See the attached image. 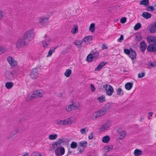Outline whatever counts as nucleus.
Wrapping results in <instances>:
<instances>
[{"instance_id": "obj_1", "label": "nucleus", "mask_w": 156, "mask_h": 156, "mask_svg": "<svg viewBox=\"0 0 156 156\" xmlns=\"http://www.w3.org/2000/svg\"><path fill=\"white\" fill-rule=\"evenodd\" d=\"M80 107V104L79 102H74L72 101L71 104L66 105L64 110L67 112H69L72 110L77 109Z\"/></svg>"}, {"instance_id": "obj_2", "label": "nucleus", "mask_w": 156, "mask_h": 156, "mask_svg": "<svg viewBox=\"0 0 156 156\" xmlns=\"http://www.w3.org/2000/svg\"><path fill=\"white\" fill-rule=\"evenodd\" d=\"M28 42L22 36L19 37L15 44L16 47L18 49L27 46Z\"/></svg>"}, {"instance_id": "obj_3", "label": "nucleus", "mask_w": 156, "mask_h": 156, "mask_svg": "<svg viewBox=\"0 0 156 156\" xmlns=\"http://www.w3.org/2000/svg\"><path fill=\"white\" fill-rule=\"evenodd\" d=\"M22 36L28 42L32 41L34 37V33L33 29H31L26 31Z\"/></svg>"}, {"instance_id": "obj_4", "label": "nucleus", "mask_w": 156, "mask_h": 156, "mask_svg": "<svg viewBox=\"0 0 156 156\" xmlns=\"http://www.w3.org/2000/svg\"><path fill=\"white\" fill-rule=\"evenodd\" d=\"M73 121L71 118L66 119L64 120L58 119L56 120L55 121V123L56 125L62 126L70 124L73 123Z\"/></svg>"}, {"instance_id": "obj_5", "label": "nucleus", "mask_w": 156, "mask_h": 156, "mask_svg": "<svg viewBox=\"0 0 156 156\" xmlns=\"http://www.w3.org/2000/svg\"><path fill=\"white\" fill-rule=\"evenodd\" d=\"M60 145L58 143H56L53 144V146L54 147H58L56 149L55 151V154L57 156H60L63 155L65 153V150L63 147H59Z\"/></svg>"}, {"instance_id": "obj_6", "label": "nucleus", "mask_w": 156, "mask_h": 156, "mask_svg": "<svg viewBox=\"0 0 156 156\" xmlns=\"http://www.w3.org/2000/svg\"><path fill=\"white\" fill-rule=\"evenodd\" d=\"M44 40L41 42V45L42 47L45 49L50 45V43L51 42V40L46 35H44Z\"/></svg>"}, {"instance_id": "obj_7", "label": "nucleus", "mask_w": 156, "mask_h": 156, "mask_svg": "<svg viewBox=\"0 0 156 156\" xmlns=\"http://www.w3.org/2000/svg\"><path fill=\"white\" fill-rule=\"evenodd\" d=\"M103 87L105 89L107 95L111 96L112 95L114 89L112 86L108 84H106L103 86Z\"/></svg>"}, {"instance_id": "obj_8", "label": "nucleus", "mask_w": 156, "mask_h": 156, "mask_svg": "<svg viewBox=\"0 0 156 156\" xmlns=\"http://www.w3.org/2000/svg\"><path fill=\"white\" fill-rule=\"evenodd\" d=\"M110 108L109 105H107L103 107L100 110L98 111L100 116H101L105 115L110 109Z\"/></svg>"}, {"instance_id": "obj_9", "label": "nucleus", "mask_w": 156, "mask_h": 156, "mask_svg": "<svg viewBox=\"0 0 156 156\" xmlns=\"http://www.w3.org/2000/svg\"><path fill=\"white\" fill-rule=\"evenodd\" d=\"M7 61L11 67H15L17 64V61L11 56H9L7 58Z\"/></svg>"}, {"instance_id": "obj_10", "label": "nucleus", "mask_w": 156, "mask_h": 156, "mask_svg": "<svg viewBox=\"0 0 156 156\" xmlns=\"http://www.w3.org/2000/svg\"><path fill=\"white\" fill-rule=\"evenodd\" d=\"M16 76V73L15 72L6 71L5 73V77L9 79H12L13 78Z\"/></svg>"}, {"instance_id": "obj_11", "label": "nucleus", "mask_w": 156, "mask_h": 156, "mask_svg": "<svg viewBox=\"0 0 156 156\" xmlns=\"http://www.w3.org/2000/svg\"><path fill=\"white\" fill-rule=\"evenodd\" d=\"M111 126V122H108L104 123L100 129V130L101 131H103L105 130H106L109 128Z\"/></svg>"}, {"instance_id": "obj_12", "label": "nucleus", "mask_w": 156, "mask_h": 156, "mask_svg": "<svg viewBox=\"0 0 156 156\" xmlns=\"http://www.w3.org/2000/svg\"><path fill=\"white\" fill-rule=\"evenodd\" d=\"M38 74L37 69L36 68H34L32 70L30 73V76L32 79H36L38 76Z\"/></svg>"}, {"instance_id": "obj_13", "label": "nucleus", "mask_w": 156, "mask_h": 156, "mask_svg": "<svg viewBox=\"0 0 156 156\" xmlns=\"http://www.w3.org/2000/svg\"><path fill=\"white\" fill-rule=\"evenodd\" d=\"M148 52H155L156 51V44H151L149 45L147 48Z\"/></svg>"}, {"instance_id": "obj_14", "label": "nucleus", "mask_w": 156, "mask_h": 156, "mask_svg": "<svg viewBox=\"0 0 156 156\" xmlns=\"http://www.w3.org/2000/svg\"><path fill=\"white\" fill-rule=\"evenodd\" d=\"M49 19V17H46L45 16H43L40 18L39 20V23H41L42 25H44Z\"/></svg>"}, {"instance_id": "obj_15", "label": "nucleus", "mask_w": 156, "mask_h": 156, "mask_svg": "<svg viewBox=\"0 0 156 156\" xmlns=\"http://www.w3.org/2000/svg\"><path fill=\"white\" fill-rule=\"evenodd\" d=\"M147 40L149 43H152L156 44V37L155 36H148L147 38Z\"/></svg>"}, {"instance_id": "obj_16", "label": "nucleus", "mask_w": 156, "mask_h": 156, "mask_svg": "<svg viewBox=\"0 0 156 156\" xmlns=\"http://www.w3.org/2000/svg\"><path fill=\"white\" fill-rule=\"evenodd\" d=\"M140 51L142 52L144 51L147 47V45L144 41H141L140 44Z\"/></svg>"}, {"instance_id": "obj_17", "label": "nucleus", "mask_w": 156, "mask_h": 156, "mask_svg": "<svg viewBox=\"0 0 156 156\" xmlns=\"http://www.w3.org/2000/svg\"><path fill=\"white\" fill-rule=\"evenodd\" d=\"M98 111L94 112L90 116V119L93 120H95L97 118L100 117Z\"/></svg>"}, {"instance_id": "obj_18", "label": "nucleus", "mask_w": 156, "mask_h": 156, "mask_svg": "<svg viewBox=\"0 0 156 156\" xmlns=\"http://www.w3.org/2000/svg\"><path fill=\"white\" fill-rule=\"evenodd\" d=\"M107 62L105 61H103L101 62L95 69L94 70L95 71H98L101 69L106 64Z\"/></svg>"}, {"instance_id": "obj_19", "label": "nucleus", "mask_w": 156, "mask_h": 156, "mask_svg": "<svg viewBox=\"0 0 156 156\" xmlns=\"http://www.w3.org/2000/svg\"><path fill=\"white\" fill-rule=\"evenodd\" d=\"M93 36H87L83 39V42L88 44L91 41L92 39Z\"/></svg>"}, {"instance_id": "obj_20", "label": "nucleus", "mask_w": 156, "mask_h": 156, "mask_svg": "<svg viewBox=\"0 0 156 156\" xmlns=\"http://www.w3.org/2000/svg\"><path fill=\"white\" fill-rule=\"evenodd\" d=\"M58 46L57 47H54L51 48L48 52V55L47 56V57H50L52 55V54L53 53H54L55 52V49L57 48Z\"/></svg>"}, {"instance_id": "obj_21", "label": "nucleus", "mask_w": 156, "mask_h": 156, "mask_svg": "<svg viewBox=\"0 0 156 156\" xmlns=\"http://www.w3.org/2000/svg\"><path fill=\"white\" fill-rule=\"evenodd\" d=\"M34 94L39 97H41L43 95V92L42 90H37L34 92Z\"/></svg>"}, {"instance_id": "obj_22", "label": "nucleus", "mask_w": 156, "mask_h": 156, "mask_svg": "<svg viewBox=\"0 0 156 156\" xmlns=\"http://www.w3.org/2000/svg\"><path fill=\"white\" fill-rule=\"evenodd\" d=\"M129 56L132 59H135L136 57V54L135 51L131 48V51Z\"/></svg>"}, {"instance_id": "obj_23", "label": "nucleus", "mask_w": 156, "mask_h": 156, "mask_svg": "<svg viewBox=\"0 0 156 156\" xmlns=\"http://www.w3.org/2000/svg\"><path fill=\"white\" fill-rule=\"evenodd\" d=\"M142 16L145 19L150 18L151 16V14L147 12H144L143 13Z\"/></svg>"}, {"instance_id": "obj_24", "label": "nucleus", "mask_w": 156, "mask_h": 156, "mask_svg": "<svg viewBox=\"0 0 156 156\" xmlns=\"http://www.w3.org/2000/svg\"><path fill=\"white\" fill-rule=\"evenodd\" d=\"M133 83L127 82L125 85V88L127 90H130L133 87Z\"/></svg>"}, {"instance_id": "obj_25", "label": "nucleus", "mask_w": 156, "mask_h": 156, "mask_svg": "<svg viewBox=\"0 0 156 156\" xmlns=\"http://www.w3.org/2000/svg\"><path fill=\"white\" fill-rule=\"evenodd\" d=\"M126 135V132L125 131H122L119 133L117 136L119 137V139L120 140H121L125 137Z\"/></svg>"}, {"instance_id": "obj_26", "label": "nucleus", "mask_w": 156, "mask_h": 156, "mask_svg": "<svg viewBox=\"0 0 156 156\" xmlns=\"http://www.w3.org/2000/svg\"><path fill=\"white\" fill-rule=\"evenodd\" d=\"M110 140V137L108 136H105L103 137L102 139V141L105 143H108Z\"/></svg>"}, {"instance_id": "obj_27", "label": "nucleus", "mask_w": 156, "mask_h": 156, "mask_svg": "<svg viewBox=\"0 0 156 156\" xmlns=\"http://www.w3.org/2000/svg\"><path fill=\"white\" fill-rule=\"evenodd\" d=\"M79 146L84 148L86 147L87 143L86 141H81L79 142Z\"/></svg>"}, {"instance_id": "obj_28", "label": "nucleus", "mask_w": 156, "mask_h": 156, "mask_svg": "<svg viewBox=\"0 0 156 156\" xmlns=\"http://www.w3.org/2000/svg\"><path fill=\"white\" fill-rule=\"evenodd\" d=\"M78 27L76 25H75L73 26L71 30V32L74 34L78 32Z\"/></svg>"}, {"instance_id": "obj_29", "label": "nucleus", "mask_w": 156, "mask_h": 156, "mask_svg": "<svg viewBox=\"0 0 156 156\" xmlns=\"http://www.w3.org/2000/svg\"><path fill=\"white\" fill-rule=\"evenodd\" d=\"M97 100L100 102L102 103L105 100V97L104 95H103L100 97L97 98Z\"/></svg>"}, {"instance_id": "obj_30", "label": "nucleus", "mask_w": 156, "mask_h": 156, "mask_svg": "<svg viewBox=\"0 0 156 156\" xmlns=\"http://www.w3.org/2000/svg\"><path fill=\"white\" fill-rule=\"evenodd\" d=\"M13 86V83L11 82H7L5 84V86L8 89H11Z\"/></svg>"}, {"instance_id": "obj_31", "label": "nucleus", "mask_w": 156, "mask_h": 156, "mask_svg": "<svg viewBox=\"0 0 156 156\" xmlns=\"http://www.w3.org/2000/svg\"><path fill=\"white\" fill-rule=\"evenodd\" d=\"M72 73V71L69 69H67L64 73L65 76L68 77H69Z\"/></svg>"}, {"instance_id": "obj_32", "label": "nucleus", "mask_w": 156, "mask_h": 156, "mask_svg": "<svg viewBox=\"0 0 156 156\" xmlns=\"http://www.w3.org/2000/svg\"><path fill=\"white\" fill-rule=\"evenodd\" d=\"M117 94L120 96H122L124 94L123 91L120 88L117 90Z\"/></svg>"}, {"instance_id": "obj_33", "label": "nucleus", "mask_w": 156, "mask_h": 156, "mask_svg": "<svg viewBox=\"0 0 156 156\" xmlns=\"http://www.w3.org/2000/svg\"><path fill=\"white\" fill-rule=\"evenodd\" d=\"M7 50V49L5 47L0 46V55L5 53Z\"/></svg>"}, {"instance_id": "obj_34", "label": "nucleus", "mask_w": 156, "mask_h": 156, "mask_svg": "<svg viewBox=\"0 0 156 156\" xmlns=\"http://www.w3.org/2000/svg\"><path fill=\"white\" fill-rule=\"evenodd\" d=\"M134 154L135 156H138L142 154V152L140 150L136 149L134 151Z\"/></svg>"}, {"instance_id": "obj_35", "label": "nucleus", "mask_w": 156, "mask_h": 156, "mask_svg": "<svg viewBox=\"0 0 156 156\" xmlns=\"http://www.w3.org/2000/svg\"><path fill=\"white\" fill-rule=\"evenodd\" d=\"M57 137V135L56 134H50L49 135V139L51 140L55 139Z\"/></svg>"}, {"instance_id": "obj_36", "label": "nucleus", "mask_w": 156, "mask_h": 156, "mask_svg": "<svg viewBox=\"0 0 156 156\" xmlns=\"http://www.w3.org/2000/svg\"><path fill=\"white\" fill-rule=\"evenodd\" d=\"M95 24L94 23L91 24L89 27V30L92 32H94L95 29Z\"/></svg>"}, {"instance_id": "obj_37", "label": "nucleus", "mask_w": 156, "mask_h": 156, "mask_svg": "<svg viewBox=\"0 0 156 156\" xmlns=\"http://www.w3.org/2000/svg\"><path fill=\"white\" fill-rule=\"evenodd\" d=\"M93 57V59L94 60H95L98 58L99 53L98 52L96 51L94 53H93V54H92Z\"/></svg>"}, {"instance_id": "obj_38", "label": "nucleus", "mask_w": 156, "mask_h": 156, "mask_svg": "<svg viewBox=\"0 0 156 156\" xmlns=\"http://www.w3.org/2000/svg\"><path fill=\"white\" fill-rule=\"evenodd\" d=\"M140 3L141 5H148L149 4V0H142L140 1Z\"/></svg>"}, {"instance_id": "obj_39", "label": "nucleus", "mask_w": 156, "mask_h": 156, "mask_svg": "<svg viewBox=\"0 0 156 156\" xmlns=\"http://www.w3.org/2000/svg\"><path fill=\"white\" fill-rule=\"evenodd\" d=\"M36 97V95L34 94V92L32 94H29L28 96L27 99L28 100H30Z\"/></svg>"}, {"instance_id": "obj_40", "label": "nucleus", "mask_w": 156, "mask_h": 156, "mask_svg": "<svg viewBox=\"0 0 156 156\" xmlns=\"http://www.w3.org/2000/svg\"><path fill=\"white\" fill-rule=\"evenodd\" d=\"M141 27V24L139 23H138L135 25L134 27V29L135 30H138Z\"/></svg>"}, {"instance_id": "obj_41", "label": "nucleus", "mask_w": 156, "mask_h": 156, "mask_svg": "<svg viewBox=\"0 0 156 156\" xmlns=\"http://www.w3.org/2000/svg\"><path fill=\"white\" fill-rule=\"evenodd\" d=\"M77 147V144L74 141L72 142L70 144V147L72 148H76Z\"/></svg>"}, {"instance_id": "obj_42", "label": "nucleus", "mask_w": 156, "mask_h": 156, "mask_svg": "<svg viewBox=\"0 0 156 156\" xmlns=\"http://www.w3.org/2000/svg\"><path fill=\"white\" fill-rule=\"evenodd\" d=\"M149 31L151 33H155L156 32V27L153 26L150 28Z\"/></svg>"}, {"instance_id": "obj_43", "label": "nucleus", "mask_w": 156, "mask_h": 156, "mask_svg": "<svg viewBox=\"0 0 156 156\" xmlns=\"http://www.w3.org/2000/svg\"><path fill=\"white\" fill-rule=\"evenodd\" d=\"M87 60L90 62H91L93 60L92 55L91 54H89L87 57Z\"/></svg>"}, {"instance_id": "obj_44", "label": "nucleus", "mask_w": 156, "mask_h": 156, "mask_svg": "<svg viewBox=\"0 0 156 156\" xmlns=\"http://www.w3.org/2000/svg\"><path fill=\"white\" fill-rule=\"evenodd\" d=\"M131 51V48L129 49H124V52L126 55H129Z\"/></svg>"}, {"instance_id": "obj_45", "label": "nucleus", "mask_w": 156, "mask_h": 156, "mask_svg": "<svg viewBox=\"0 0 156 156\" xmlns=\"http://www.w3.org/2000/svg\"><path fill=\"white\" fill-rule=\"evenodd\" d=\"M5 13L3 11L0 9V20H2L4 17Z\"/></svg>"}, {"instance_id": "obj_46", "label": "nucleus", "mask_w": 156, "mask_h": 156, "mask_svg": "<svg viewBox=\"0 0 156 156\" xmlns=\"http://www.w3.org/2000/svg\"><path fill=\"white\" fill-rule=\"evenodd\" d=\"M31 156H41V155L38 152H34L31 154Z\"/></svg>"}, {"instance_id": "obj_47", "label": "nucleus", "mask_w": 156, "mask_h": 156, "mask_svg": "<svg viewBox=\"0 0 156 156\" xmlns=\"http://www.w3.org/2000/svg\"><path fill=\"white\" fill-rule=\"evenodd\" d=\"M87 128H82L80 129V132L81 134H83L85 133L86 132V131L87 132L88 131V129H87Z\"/></svg>"}, {"instance_id": "obj_48", "label": "nucleus", "mask_w": 156, "mask_h": 156, "mask_svg": "<svg viewBox=\"0 0 156 156\" xmlns=\"http://www.w3.org/2000/svg\"><path fill=\"white\" fill-rule=\"evenodd\" d=\"M142 37L140 35H139L136 36L135 39L136 41H140L142 40Z\"/></svg>"}, {"instance_id": "obj_49", "label": "nucleus", "mask_w": 156, "mask_h": 156, "mask_svg": "<svg viewBox=\"0 0 156 156\" xmlns=\"http://www.w3.org/2000/svg\"><path fill=\"white\" fill-rule=\"evenodd\" d=\"M126 21V18L123 17L120 20V22L122 23H125Z\"/></svg>"}, {"instance_id": "obj_50", "label": "nucleus", "mask_w": 156, "mask_h": 156, "mask_svg": "<svg viewBox=\"0 0 156 156\" xmlns=\"http://www.w3.org/2000/svg\"><path fill=\"white\" fill-rule=\"evenodd\" d=\"M145 74L144 73H142L138 74V76L139 78H141L144 77L145 76Z\"/></svg>"}, {"instance_id": "obj_51", "label": "nucleus", "mask_w": 156, "mask_h": 156, "mask_svg": "<svg viewBox=\"0 0 156 156\" xmlns=\"http://www.w3.org/2000/svg\"><path fill=\"white\" fill-rule=\"evenodd\" d=\"M90 88L91 90V91L92 92H94L95 91V88L94 86V85L92 84L90 85Z\"/></svg>"}, {"instance_id": "obj_52", "label": "nucleus", "mask_w": 156, "mask_h": 156, "mask_svg": "<svg viewBox=\"0 0 156 156\" xmlns=\"http://www.w3.org/2000/svg\"><path fill=\"white\" fill-rule=\"evenodd\" d=\"M123 40V36L121 35L120 37L118 39V41L119 42H121Z\"/></svg>"}, {"instance_id": "obj_53", "label": "nucleus", "mask_w": 156, "mask_h": 156, "mask_svg": "<svg viewBox=\"0 0 156 156\" xmlns=\"http://www.w3.org/2000/svg\"><path fill=\"white\" fill-rule=\"evenodd\" d=\"M82 42H83V41H77V42H76L75 44L76 45H81L82 44Z\"/></svg>"}, {"instance_id": "obj_54", "label": "nucleus", "mask_w": 156, "mask_h": 156, "mask_svg": "<svg viewBox=\"0 0 156 156\" xmlns=\"http://www.w3.org/2000/svg\"><path fill=\"white\" fill-rule=\"evenodd\" d=\"M93 138V134L92 133H91L88 136V139L89 140H91Z\"/></svg>"}, {"instance_id": "obj_55", "label": "nucleus", "mask_w": 156, "mask_h": 156, "mask_svg": "<svg viewBox=\"0 0 156 156\" xmlns=\"http://www.w3.org/2000/svg\"><path fill=\"white\" fill-rule=\"evenodd\" d=\"M109 147L108 146H107L105 148V152H108L109 150Z\"/></svg>"}, {"instance_id": "obj_56", "label": "nucleus", "mask_w": 156, "mask_h": 156, "mask_svg": "<svg viewBox=\"0 0 156 156\" xmlns=\"http://www.w3.org/2000/svg\"><path fill=\"white\" fill-rule=\"evenodd\" d=\"M79 152L81 153H82L84 150V148L83 147H81L80 148L79 147Z\"/></svg>"}, {"instance_id": "obj_57", "label": "nucleus", "mask_w": 156, "mask_h": 156, "mask_svg": "<svg viewBox=\"0 0 156 156\" xmlns=\"http://www.w3.org/2000/svg\"><path fill=\"white\" fill-rule=\"evenodd\" d=\"M108 47L105 44H103L102 45V49H107Z\"/></svg>"}, {"instance_id": "obj_58", "label": "nucleus", "mask_w": 156, "mask_h": 156, "mask_svg": "<svg viewBox=\"0 0 156 156\" xmlns=\"http://www.w3.org/2000/svg\"><path fill=\"white\" fill-rule=\"evenodd\" d=\"M149 66H152V67H154V65L152 62H151L149 63Z\"/></svg>"}, {"instance_id": "obj_59", "label": "nucleus", "mask_w": 156, "mask_h": 156, "mask_svg": "<svg viewBox=\"0 0 156 156\" xmlns=\"http://www.w3.org/2000/svg\"><path fill=\"white\" fill-rule=\"evenodd\" d=\"M16 134V133H14L13 134H11V136H8V139H9V138H11L14 135H15Z\"/></svg>"}, {"instance_id": "obj_60", "label": "nucleus", "mask_w": 156, "mask_h": 156, "mask_svg": "<svg viewBox=\"0 0 156 156\" xmlns=\"http://www.w3.org/2000/svg\"><path fill=\"white\" fill-rule=\"evenodd\" d=\"M153 115V113L151 112H149L148 113L149 116H152Z\"/></svg>"}, {"instance_id": "obj_61", "label": "nucleus", "mask_w": 156, "mask_h": 156, "mask_svg": "<svg viewBox=\"0 0 156 156\" xmlns=\"http://www.w3.org/2000/svg\"><path fill=\"white\" fill-rule=\"evenodd\" d=\"M149 8L151 11H153L154 10V8L152 6H150L149 7Z\"/></svg>"}, {"instance_id": "obj_62", "label": "nucleus", "mask_w": 156, "mask_h": 156, "mask_svg": "<svg viewBox=\"0 0 156 156\" xmlns=\"http://www.w3.org/2000/svg\"><path fill=\"white\" fill-rule=\"evenodd\" d=\"M22 156H29V154L28 153H26L25 154L23 155Z\"/></svg>"}, {"instance_id": "obj_63", "label": "nucleus", "mask_w": 156, "mask_h": 156, "mask_svg": "<svg viewBox=\"0 0 156 156\" xmlns=\"http://www.w3.org/2000/svg\"><path fill=\"white\" fill-rule=\"evenodd\" d=\"M153 26L156 27V21L154 22Z\"/></svg>"}, {"instance_id": "obj_64", "label": "nucleus", "mask_w": 156, "mask_h": 156, "mask_svg": "<svg viewBox=\"0 0 156 156\" xmlns=\"http://www.w3.org/2000/svg\"><path fill=\"white\" fill-rule=\"evenodd\" d=\"M62 96V94H60V97H61Z\"/></svg>"}]
</instances>
